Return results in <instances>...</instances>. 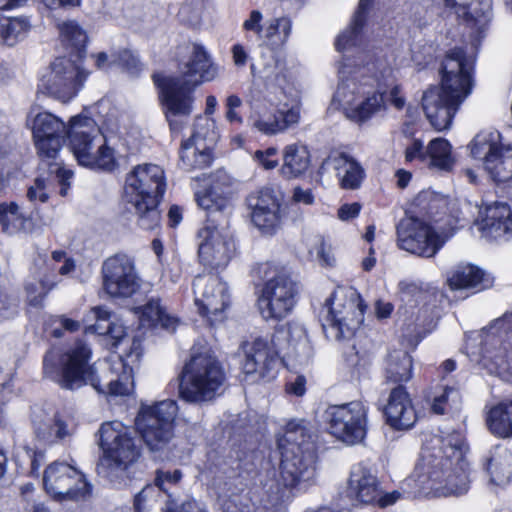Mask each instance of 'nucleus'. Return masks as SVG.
Here are the masks:
<instances>
[{
	"label": "nucleus",
	"mask_w": 512,
	"mask_h": 512,
	"mask_svg": "<svg viewBox=\"0 0 512 512\" xmlns=\"http://www.w3.org/2000/svg\"><path fill=\"white\" fill-rule=\"evenodd\" d=\"M466 452L464 437L457 431L432 436L426 440L408 484L413 482L417 492L430 497L466 494L470 488Z\"/></svg>",
	"instance_id": "obj_1"
},
{
	"label": "nucleus",
	"mask_w": 512,
	"mask_h": 512,
	"mask_svg": "<svg viewBox=\"0 0 512 512\" xmlns=\"http://www.w3.org/2000/svg\"><path fill=\"white\" fill-rule=\"evenodd\" d=\"M141 353V343L134 339L130 352L124 358L119 356L112 368L116 379H109L105 383L96 375L94 365H89L91 350L80 341L63 353L49 351L44 358L43 371L47 378L64 389L74 390L91 385L99 393L124 396L134 389L133 365L139 361Z\"/></svg>",
	"instance_id": "obj_2"
},
{
	"label": "nucleus",
	"mask_w": 512,
	"mask_h": 512,
	"mask_svg": "<svg viewBox=\"0 0 512 512\" xmlns=\"http://www.w3.org/2000/svg\"><path fill=\"white\" fill-rule=\"evenodd\" d=\"M474 57L462 48L450 50L442 63L441 86L429 87L423 94L426 118L437 131L450 128L452 119L470 95L473 86Z\"/></svg>",
	"instance_id": "obj_3"
},
{
	"label": "nucleus",
	"mask_w": 512,
	"mask_h": 512,
	"mask_svg": "<svg viewBox=\"0 0 512 512\" xmlns=\"http://www.w3.org/2000/svg\"><path fill=\"white\" fill-rule=\"evenodd\" d=\"M165 190V172L159 165L139 164L126 174L123 200L135 215L136 223L141 229L154 230L159 227V204Z\"/></svg>",
	"instance_id": "obj_4"
},
{
	"label": "nucleus",
	"mask_w": 512,
	"mask_h": 512,
	"mask_svg": "<svg viewBox=\"0 0 512 512\" xmlns=\"http://www.w3.org/2000/svg\"><path fill=\"white\" fill-rule=\"evenodd\" d=\"M281 452L280 479L286 487H297L315 476L316 449L303 421L287 423L278 440Z\"/></svg>",
	"instance_id": "obj_5"
},
{
	"label": "nucleus",
	"mask_w": 512,
	"mask_h": 512,
	"mask_svg": "<svg viewBox=\"0 0 512 512\" xmlns=\"http://www.w3.org/2000/svg\"><path fill=\"white\" fill-rule=\"evenodd\" d=\"M282 95L284 91L271 84L251 93L248 99V123L252 129L265 136H275L299 123L300 108H282Z\"/></svg>",
	"instance_id": "obj_6"
},
{
	"label": "nucleus",
	"mask_w": 512,
	"mask_h": 512,
	"mask_svg": "<svg viewBox=\"0 0 512 512\" xmlns=\"http://www.w3.org/2000/svg\"><path fill=\"white\" fill-rule=\"evenodd\" d=\"M68 139L79 165L105 171H112L117 166L114 150L106 144L92 118L81 115L73 117L69 123Z\"/></svg>",
	"instance_id": "obj_7"
},
{
	"label": "nucleus",
	"mask_w": 512,
	"mask_h": 512,
	"mask_svg": "<svg viewBox=\"0 0 512 512\" xmlns=\"http://www.w3.org/2000/svg\"><path fill=\"white\" fill-rule=\"evenodd\" d=\"M365 308L355 288L338 287L325 300L320 310L323 329L335 339H348L362 325Z\"/></svg>",
	"instance_id": "obj_8"
},
{
	"label": "nucleus",
	"mask_w": 512,
	"mask_h": 512,
	"mask_svg": "<svg viewBox=\"0 0 512 512\" xmlns=\"http://www.w3.org/2000/svg\"><path fill=\"white\" fill-rule=\"evenodd\" d=\"M224 378L222 367L213 355L193 353L183 368L179 394L188 402L210 401L219 394Z\"/></svg>",
	"instance_id": "obj_9"
},
{
	"label": "nucleus",
	"mask_w": 512,
	"mask_h": 512,
	"mask_svg": "<svg viewBox=\"0 0 512 512\" xmlns=\"http://www.w3.org/2000/svg\"><path fill=\"white\" fill-rule=\"evenodd\" d=\"M338 73L340 83L333 100L339 104L348 118L362 123L384 107L383 96L375 92L367 81L362 83L358 79L360 70L350 77L352 71L345 63H341Z\"/></svg>",
	"instance_id": "obj_10"
},
{
	"label": "nucleus",
	"mask_w": 512,
	"mask_h": 512,
	"mask_svg": "<svg viewBox=\"0 0 512 512\" xmlns=\"http://www.w3.org/2000/svg\"><path fill=\"white\" fill-rule=\"evenodd\" d=\"M99 446L108 462L107 476L115 481L140 457V446L130 427L119 421L104 423L99 430Z\"/></svg>",
	"instance_id": "obj_11"
},
{
	"label": "nucleus",
	"mask_w": 512,
	"mask_h": 512,
	"mask_svg": "<svg viewBox=\"0 0 512 512\" xmlns=\"http://www.w3.org/2000/svg\"><path fill=\"white\" fill-rule=\"evenodd\" d=\"M451 236L444 227L414 216L404 217L397 225L398 247L423 258L434 257Z\"/></svg>",
	"instance_id": "obj_12"
},
{
	"label": "nucleus",
	"mask_w": 512,
	"mask_h": 512,
	"mask_svg": "<svg viewBox=\"0 0 512 512\" xmlns=\"http://www.w3.org/2000/svg\"><path fill=\"white\" fill-rule=\"evenodd\" d=\"M155 85L166 120L173 132H180L194 109L195 83L185 78L155 74Z\"/></svg>",
	"instance_id": "obj_13"
},
{
	"label": "nucleus",
	"mask_w": 512,
	"mask_h": 512,
	"mask_svg": "<svg viewBox=\"0 0 512 512\" xmlns=\"http://www.w3.org/2000/svg\"><path fill=\"white\" fill-rule=\"evenodd\" d=\"M470 155L482 163L495 182L512 179V144L503 142L500 132L482 130L468 145Z\"/></svg>",
	"instance_id": "obj_14"
},
{
	"label": "nucleus",
	"mask_w": 512,
	"mask_h": 512,
	"mask_svg": "<svg viewBox=\"0 0 512 512\" xmlns=\"http://www.w3.org/2000/svg\"><path fill=\"white\" fill-rule=\"evenodd\" d=\"M197 236L200 263L210 270L226 268L237 251L230 220L211 218Z\"/></svg>",
	"instance_id": "obj_15"
},
{
	"label": "nucleus",
	"mask_w": 512,
	"mask_h": 512,
	"mask_svg": "<svg viewBox=\"0 0 512 512\" xmlns=\"http://www.w3.org/2000/svg\"><path fill=\"white\" fill-rule=\"evenodd\" d=\"M177 411L176 401L170 399L152 405H141L135 426L150 450L163 449L173 438Z\"/></svg>",
	"instance_id": "obj_16"
},
{
	"label": "nucleus",
	"mask_w": 512,
	"mask_h": 512,
	"mask_svg": "<svg viewBox=\"0 0 512 512\" xmlns=\"http://www.w3.org/2000/svg\"><path fill=\"white\" fill-rule=\"evenodd\" d=\"M367 413L363 403L352 401L329 406L324 412V419L331 435L343 443L354 445L366 436Z\"/></svg>",
	"instance_id": "obj_17"
},
{
	"label": "nucleus",
	"mask_w": 512,
	"mask_h": 512,
	"mask_svg": "<svg viewBox=\"0 0 512 512\" xmlns=\"http://www.w3.org/2000/svg\"><path fill=\"white\" fill-rule=\"evenodd\" d=\"M88 75L80 59L73 61L65 57L57 58L52 62L50 70L41 77L40 89L67 102L77 94Z\"/></svg>",
	"instance_id": "obj_18"
},
{
	"label": "nucleus",
	"mask_w": 512,
	"mask_h": 512,
	"mask_svg": "<svg viewBox=\"0 0 512 512\" xmlns=\"http://www.w3.org/2000/svg\"><path fill=\"white\" fill-rule=\"evenodd\" d=\"M347 496L358 505L386 508L395 504L402 494L397 490L384 492L373 470L364 463H358L351 468Z\"/></svg>",
	"instance_id": "obj_19"
},
{
	"label": "nucleus",
	"mask_w": 512,
	"mask_h": 512,
	"mask_svg": "<svg viewBox=\"0 0 512 512\" xmlns=\"http://www.w3.org/2000/svg\"><path fill=\"white\" fill-rule=\"evenodd\" d=\"M195 304L211 325L225 319L230 304L228 286L215 274H200L193 281Z\"/></svg>",
	"instance_id": "obj_20"
},
{
	"label": "nucleus",
	"mask_w": 512,
	"mask_h": 512,
	"mask_svg": "<svg viewBox=\"0 0 512 512\" xmlns=\"http://www.w3.org/2000/svg\"><path fill=\"white\" fill-rule=\"evenodd\" d=\"M103 289L111 297L128 298L141 288L135 260L126 254L107 258L102 265Z\"/></svg>",
	"instance_id": "obj_21"
},
{
	"label": "nucleus",
	"mask_w": 512,
	"mask_h": 512,
	"mask_svg": "<svg viewBox=\"0 0 512 512\" xmlns=\"http://www.w3.org/2000/svg\"><path fill=\"white\" fill-rule=\"evenodd\" d=\"M203 189L195 191L199 207L207 211V220H230L232 214V196L234 183L232 178L223 171L203 179Z\"/></svg>",
	"instance_id": "obj_22"
},
{
	"label": "nucleus",
	"mask_w": 512,
	"mask_h": 512,
	"mask_svg": "<svg viewBox=\"0 0 512 512\" xmlns=\"http://www.w3.org/2000/svg\"><path fill=\"white\" fill-rule=\"evenodd\" d=\"M43 485L55 500H77L89 493V485L81 471L66 462L55 461L44 471Z\"/></svg>",
	"instance_id": "obj_23"
},
{
	"label": "nucleus",
	"mask_w": 512,
	"mask_h": 512,
	"mask_svg": "<svg viewBox=\"0 0 512 512\" xmlns=\"http://www.w3.org/2000/svg\"><path fill=\"white\" fill-rule=\"evenodd\" d=\"M298 294L296 284L286 275H277L263 286L257 304L265 320H281L293 310Z\"/></svg>",
	"instance_id": "obj_24"
},
{
	"label": "nucleus",
	"mask_w": 512,
	"mask_h": 512,
	"mask_svg": "<svg viewBox=\"0 0 512 512\" xmlns=\"http://www.w3.org/2000/svg\"><path fill=\"white\" fill-rule=\"evenodd\" d=\"M27 126L42 158L55 159L62 146L64 135L68 136L65 123L57 116L38 109H32L27 117Z\"/></svg>",
	"instance_id": "obj_25"
},
{
	"label": "nucleus",
	"mask_w": 512,
	"mask_h": 512,
	"mask_svg": "<svg viewBox=\"0 0 512 512\" xmlns=\"http://www.w3.org/2000/svg\"><path fill=\"white\" fill-rule=\"evenodd\" d=\"M282 201V193L271 187L262 188L248 197L251 221L263 235L272 236L281 228Z\"/></svg>",
	"instance_id": "obj_26"
},
{
	"label": "nucleus",
	"mask_w": 512,
	"mask_h": 512,
	"mask_svg": "<svg viewBox=\"0 0 512 512\" xmlns=\"http://www.w3.org/2000/svg\"><path fill=\"white\" fill-rule=\"evenodd\" d=\"M243 31L255 36L264 46L271 50H280L287 43L291 32L292 22L286 16L272 17L264 21L259 10H252L242 24Z\"/></svg>",
	"instance_id": "obj_27"
},
{
	"label": "nucleus",
	"mask_w": 512,
	"mask_h": 512,
	"mask_svg": "<svg viewBox=\"0 0 512 512\" xmlns=\"http://www.w3.org/2000/svg\"><path fill=\"white\" fill-rule=\"evenodd\" d=\"M244 360L243 371L254 380L271 379L279 366V355L281 354L274 340L257 338L252 342L244 343L242 346Z\"/></svg>",
	"instance_id": "obj_28"
},
{
	"label": "nucleus",
	"mask_w": 512,
	"mask_h": 512,
	"mask_svg": "<svg viewBox=\"0 0 512 512\" xmlns=\"http://www.w3.org/2000/svg\"><path fill=\"white\" fill-rule=\"evenodd\" d=\"M35 437L47 445H53L73 436L75 427L63 414L53 409L35 407L32 412Z\"/></svg>",
	"instance_id": "obj_29"
},
{
	"label": "nucleus",
	"mask_w": 512,
	"mask_h": 512,
	"mask_svg": "<svg viewBox=\"0 0 512 512\" xmlns=\"http://www.w3.org/2000/svg\"><path fill=\"white\" fill-rule=\"evenodd\" d=\"M272 338L284 357L295 359L300 364L307 363L312 355L306 330L300 323H288L286 327L277 330Z\"/></svg>",
	"instance_id": "obj_30"
},
{
	"label": "nucleus",
	"mask_w": 512,
	"mask_h": 512,
	"mask_svg": "<svg viewBox=\"0 0 512 512\" xmlns=\"http://www.w3.org/2000/svg\"><path fill=\"white\" fill-rule=\"evenodd\" d=\"M482 237L488 240H506L512 234V210L505 203H494L485 208L476 221Z\"/></svg>",
	"instance_id": "obj_31"
},
{
	"label": "nucleus",
	"mask_w": 512,
	"mask_h": 512,
	"mask_svg": "<svg viewBox=\"0 0 512 512\" xmlns=\"http://www.w3.org/2000/svg\"><path fill=\"white\" fill-rule=\"evenodd\" d=\"M384 414L387 423L397 430L412 428L418 419L412 399L403 386L392 389Z\"/></svg>",
	"instance_id": "obj_32"
},
{
	"label": "nucleus",
	"mask_w": 512,
	"mask_h": 512,
	"mask_svg": "<svg viewBox=\"0 0 512 512\" xmlns=\"http://www.w3.org/2000/svg\"><path fill=\"white\" fill-rule=\"evenodd\" d=\"M322 168L333 169L341 188L354 190L364 179V170L351 156L344 153H331L323 162Z\"/></svg>",
	"instance_id": "obj_33"
},
{
	"label": "nucleus",
	"mask_w": 512,
	"mask_h": 512,
	"mask_svg": "<svg viewBox=\"0 0 512 512\" xmlns=\"http://www.w3.org/2000/svg\"><path fill=\"white\" fill-rule=\"evenodd\" d=\"M217 76V67L210 56L201 46H194L189 60L181 69L179 78H185L190 83L199 86L203 82L212 81Z\"/></svg>",
	"instance_id": "obj_34"
},
{
	"label": "nucleus",
	"mask_w": 512,
	"mask_h": 512,
	"mask_svg": "<svg viewBox=\"0 0 512 512\" xmlns=\"http://www.w3.org/2000/svg\"><path fill=\"white\" fill-rule=\"evenodd\" d=\"M483 466L491 483L504 486L512 478V453L506 447L497 445L485 455Z\"/></svg>",
	"instance_id": "obj_35"
},
{
	"label": "nucleus",
	"mask_w": 512,
	"mask_h": 512,
	"mask_svg": "<svg viewBox=\"0 0 512 512\" xmlns=\"http://www.w3.org/2000/svg\"><path fill=\"white\" fill-rule=\"evenodd\" d=\"M448 285L452 290L476 289L484 290L492 285V281L479 267L460 263L456 265L447 279Z\"/></svg>",
	"instance_id": "obj_36"
},
{
	"label": "nucleus",
	"mask_w": 512,
	"mask_h": 512,
	"mask_svg": "<svg viewBox=\"0 0 512 512\" xmlns=\"http://www.w3.org/2000/svg\"><path fill=\"white\" fill-rule=\"evenodd\" d=\"M447 7L455 9L458 17L463 18L471 30H475L478 35L482 34L489 21L491 5L488 1L479 3V9L470 0H444Z\"/></svg>",
	"instance_id": "obj_37"
},
{
	"label": "nucleus",
	"mask_w": 512,
	"mask_h": 512,
	"mask_svg": "<svg viewBox=\"0 0 512 512\" xmlns=\"http://www.w3.org/2000/svg\"><path fill=\"white\" fill-rule=\"evenodd\" d=\"M310 166V152L306 145L296 142L282 149L280 175L288 180L302 176Z\"/></svg>",
	"instance_id": "obj_38"
},
{
	"label": "nucleus",
	"mask_w": 512,
	"mask_h": 512,
	"mask_svg": "<svg viewBox=\"0 0 512 512\" xmlns=\"http://www.w3.org/2000/svg\"><path fill=\"white\" fill-rule=\"evenodd\" d=\"M140 325L142 327H162L174 331L178 325V319L169 314L159 299L151 298L146 304L136 308Z\"/></svg>",
	"instance_id": "obj_39"
},
{
	"label": "nucleus",
	"mask_w": 512,
	"mask_h": 512,
	"mask_svg": "<svg viewBox=\"0 0 512 512\" xmlns=\"http://www.w3.org/2000/svg\"><path fill=\"white\" fill-rule=\"evenodd\" d=\"M372 0H360L358 8L350 25L344 29L335 40V48L338 52H348L361 42V31L366 19V13Z\"/></svg>",
	"instance_id": "obj_40"
},
{
	"label": "nucleus",
	"mask_w": 512,
	"mask_h": 512,
	"mask_svg": "<svg viewBox=\"0 0 512 512\" xmlns=\"http://www.w3.org/2000/svg\"><path fill=\"white\" fill-rule=\"evenodd\" d=\"M59 283L57 275H48L35 267L24 287L27 302L34 307L41 306L49 292Z\"/></svg>",
	"instance_id": "obj_41"
},
{
	"label": "nucleus",
	"mask_w": 512,
	"mask_h": 512,
	"mask_svg": "<svg viewBox=\"0 0 512 512\" xmlns=\"http://www.w3.org/2000/svg\"><path fill=\"white\" fill-rule=\"evenodd\" d=\"M486 425L494 436L512 438V401L491 406L486 411Z\"/></svg>",
	"instance_id": "obj_42"
},
{
	"label": "nucleus",
	"mask_w": 512,
	"mask_h": 512,
	"mask_svg": "<svg viewBox=\"0 0 512 512\" xmlns=\"http://www.w3.org/2000/svg\"><path fill=\"white\" fill-rule=\"evenodd\" d=\"M180 161L187 170L208 167L212 162L211 148L207 143L188 139L182 144Z\"/></svg>",
	"instance_id": "obj_43"
},
{
	"label": "nucleus",
	"mask_w": 512,
	"mask_h": 512,
	"mask_svg": "<svg viewBox=\"0 0 512 512\" xmlns=\"http://www.w3.org/2000/svg\"><path fill=\"white\" fill-rule=\"evenodd\" d=\"M91 313L94 315L96 323L89 327V330L107 336L112 340L111 345L116 347L126 335L124 325L117 320L112 321L110 312L103 307H93Z\"/></svg>",
	"instance_id": "obj_44"
},
{
	"label": "nucleus",
	"mask_w": 512,
	"mask_h": 512,
	"mask_svg": "<svg viewBox=\"0 0 512 512\" xmlns=\"http://www.w3.org/2000/svg\"><path fill=\"white\" fill-rule=\"evenodd\" d=\"M386 378L395 383L407 382L412 378V359L406 351L395 349L389 353Z\"/></svg>",
	"instance_id": "obj_45"
},
{
	"label": "nucleus",
	"mask_w": 512,
	"mask_h": 512,
	"mask_svg": "<svg viewBox=\"0 0 512 512\" xmlns=\"http://www.w3.org/2000/svg\"><path fill=\"white\" fill-rule=\"evenodd\" d=\"M30 224V218L24 215L16 203L0 204V227L3 232L12 235L27 231Z\"/></svg>",
	"instance_id": "obj_46"
},
{
	"label": "nucleus",
	"mask_w": 512,
	"mask_h": 512,
	"mask_svg": "<svg viewBox=\"0 0 512 512\" xmlns=\"http://www.w3.org/2000/svg\"><path fill=\"white\" fill-rule=\"evenodd\" d=\"M31 24L26 17H0V41L13 46L30 31Z\"/></svg>",
	"instance_id": "obj_47"
},
{
	"label": "nucleus",
	"mask_w": 512,
	"mask_h": 512,
	"mask_svg": "<svg viewBox=\"0 0 512 512\" xmlns=\"http://www.w3.org/2000/svg\"><path fill=\"white\" fill-rule=\"evenodd\" d=\"M452 147L450 143L443 138H435L427 146L428 165L441 170H449L454 164L452 157Z\"/></svg>",
	"instance_id": "obj_48"
},
{
	"label": "nucleus",
	"mask_w": 512,
	"mask_h": 512,
	"mask_svg": "<svg viewBox=\"0 0 512 512\" xmlns=\"http://www.w3.org/2000/svg\"><path fill=\"white\" fill-rule=\"evenodd\" d=\"M217 139L216 123L212 117L198 115L195 117L193 134L190 140L207 143L210 147Z\"/></svg>",
	"instance_id": "obj_49"
},
{
	"label": "nucleus",
	"mask_w": 512,
	"mask_h": 512,
	"mask_svg": "<svg viewBox=\"0 0 512 512\" xmlns=\"http://www.w3.org/2000/svg\"><path fill=\"white\" fill-rule=\"evenodd\" d=\"M60 35L71 46L81 49L86 45L87 34L85 30L73 20L65 21L59 26Z\"/></svg>",
	"instance_id": "obj_50"
},
{
	"label": "nucleus",
	"mask_w": 512,
	"mask_h": 512,
	"mask_svg": "<svg viewBox=\"0 0 512 512\" xmlns=\"http://www.w3.org/2000/svg\"><path fill=\"white\" fill-rule=\"evenodd\" d=\"M161 495L159 489L153 484L146 485L136 496L134 506L136 512H149L154 509Z\"/></svg>",
	"instance_id": "obj_51"
},
{
	"label": "nucleus",
	"mask_w": 512,
	"mask_h": 512,
	"mask_svg": "<svg viewBox=\"0 0 512 512\" xmlns=\"http://www.w3.org/2000/svg\"><path fill=\"white\" fill-rule=\"evenodd\" d=\"M182 472L178 469L173 471L158 469L155 473L154 478V486H156L160 492H164L168 495V498H171L169 491L175 487L182 479ZM172 502L174 504V500L169 499L168 502Z\"/></svg>",
	"instance_id": "obj_52"
},
{
	"label": "nucleus",
	"mask_w": 512,
	"mask_h": 512,
	"mask_svg": "<svg viewBox=\"0 0 512 512\" xmlns=\"http://www.w3.org/2000/svg\"><path fill=\"white\" fill-rule=\"evenodd\" d=\"M204 9L201 1L187 3L179 11L180 19L191 26H198L203 18Z\"/></svg>",
	"instance_id": "obj_53"
},
{
	"label": "nucleus",
	"mask_w": 512,
	"mask_h": 512,
	"mask_svg": "<svg viewBox=\"0 0 512 512\" xmlns=\"http://www.w3.org/2000/svg\"><path fill=\"white\" fill-rule=\"evenodd\" d=\"M415 205L419 207L421 212L433 218L437 214V210L444 206V201L429 192H423L416 197Z\"/></svg>",
	"instance_id": "obj_54"
},
{
	"label": "nucleus",
	"mask_w": 512,
	"mask_h": 512,
	"mask_svg": "<svg viewBox=\"0 0 512 512\" xmlns=\"http://www.w3.org/2000/svg\"><path fill=\"white\" fill-rule=\"evenodd\" d=\"M310 254L322 266H333L335 258L332 248L322 238H318L310 249Z\"/></svg>",
	"instance_id": "obj_55"
},
{
	"label": "nucleus",
	"mask_w": 512,
	"mask_h": 512,
	"mask_svg": "<svg viewBox=\"0 0 512 512\" xmlns=\"http://www.w3.org/2000/svg\"><path fill=\"white\" fill-rule=\"evenodd\" d=\"M223 512H254V506L246 495H231L222 502Z\"/></svg>",
	"instance_id": "obj_56"
},
{
	"label": "nucleus",
	"mask_w": 512,
	"mask_h": 512,
	"mask_svg": "<svg viewBox=\"0 0 512 512\" xmlns=\"http://www.w3.org/2000/svg\"><path fill=\"white\" fill-rule=\"evenodd\" d=\"M49 184L46 179L38 177L28 188L27 198L32 203H45L49 198Z\"/></svg>",
	"instance_id": "obj_57"
},
{
	"label": "nucleus",
	"mask_w": 512,
	"mask_h": 512,
	"mask_svg": "<svg viewBox=\"0 0 512 512\" xmlns=\"http://www.w3.org/2000/svg\"><path fill=\"white\" fill-rule=\"evenodd\" d=\"M277 154L278 149L276 147H268L264 150L255 151L253 160L264 170H273L279 165Z\"/></svg>",
	"instance_id": "obj_58"
},
{
	"label": "nucleus",
	"mask_w": 512,
	"mask_h": 512,
	"mask_svg": "<svg viewBox=\"0 0 512 512\" xmlns=\"http://www.w3.org/2000/svg\"><path fill=\"white\" fill-rule=\"evenodd\" d=\"M405 160L407 162H413L418 160L422 163L428 164V153L427 147L424 146L423 142L418 139H414L405 149Z\"/></svg>",
	"instance_id": "obj_59"
},
{
	"label": "nucleus",
	"mask_w": 512,
	"mask_h": 512,
	"mask_svg": "<svg viewBox=\"0 0 512 512\" xmlns=\"http://www.w3.org/2000/svg\"><path fill=\"white\" fill-rule=\"evenodd\" d=\"M456 401L459 399V392L454 388L445 387L441 394L437 395L433 399L432 411L436 414H443L445 412V406L449 400Z\"/></svg>",
	"instance_id": "obj_60"
},
{
	"label": "nucleus",
	"mask_w": 512,
	"mask_h": 512,
	"mask_svg": "<svg viewBox=\"0 0 512 512\" xmlns=\"http://www.w3.org/2000/svg\"><path fill=\"white\" fill-rule=\"evenodd\" d=\"M241 105H242V99L236 94H231L226 98L225 118L229 123H237V124L243 123L242 116L237 112V109L240 108Z\"/></svg>",
	"instance_id": "obj_61"
},
{
	"label": "nucleus",
	"mask_w": 512,
	"mask_h": 512,
	"mask_svg": "<svg viewBox=\"0 0 512 512\" xmlns=\"http://www.w3.org/2000/svg\"><path fill=\"white\" fill-rule=\"evenodd\" d=\"M66 258H68V256L64 251H53L50 259L42 261L41 264L36 265V267L48 275H57V266L61 264Z\"/></svg>",
	"instance_id": "obj_62"
},
{
	"label": "nucleus",
	"mask_w": 512,
	"mask_h": 512,
	"mask_svg": "<svg viewBox=\"0 0 512 512\" xmlns=\"http://www.w3.org/2000/svg\"><path fill=\"white\" fill-rule=\"evenodd\" d=\"M50 171L51 173L56 174V177L61 185L60 194L62 196H66L68 194V190L70 187L69 180L73 177V172L69 169L64 168L63 166H60L57 163L51 165Z\"/></svg>",
	"instance_id": "obj_63"
},
{
	"label": "nucleus",
	"mask_w": 512,
	"mask_h": 512,
	"mask_svg": "<svg viewBox=\"0 0 512 512\" xmlns=\"http://www.w3.org/2000/svg\"><path fill=\"white\" fill-rule=\"evenodd\" d=\"M512 328V314H505L503 317L494 320L487 328V332L491 335L501 336Z\"/></svg>",
	"instance_id": "obj_64"
}]
</instances>
